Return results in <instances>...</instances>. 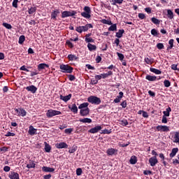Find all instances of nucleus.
<instances>
[{"mask_svg": "<svg viewBox=\"0 0 179 179\" xmlns=\"http://www.w3.org/2000/svg\"><path fill=\"white\" fill-rule=\"evenodd\" d=\"M59 68L63 73H72V72H73V67L69 66V64H60Z\"/></svg>", "mask_w": 179, "mask_h": 179, "instance_id": "nucleus-1", "label": "nucleus"}, {"mask_svg": "<svg viewBox=\"0 0 179 179\" xmlns=\"http://www.w3.org/2000/svg\"><path fill=\"white\" fill-rule=\"evenodd\" d=\"M84 12L81 13V16L85 19H90L92 17V10L90 7L85 6L83 8Z\"/></svg>", "mask_w": 179, "mask_h": 179, "instance_id": "nucleus-2", "label": "nucleus"}, {"mask_svg": "<svg viewBox=\"0 0 179 179\" xmlns=\"http://www.w3.org/2000/svg\"><path fill=\"white\" fill-rule=\"evenodd\" d=\"M87 102L99 106V104L101 103V99L96 96H90L87 98Z\"/></svg>", "mask_w": 179, "mask_h": 179, "instance_id": "nucleus-3", "label": "nucleus"}, {"mask_svg": "<svg viewBox=\"0 0 179 179\" xmlns=\"http://www.w3.org/2000/svg\"><path fill=\"white\" fill-rule=\"evenodd\" d=\"M62 114V113L59 110L49 109L46 113V117H48V118H52V117H55V115H61Z\"/></svg>", "mask_w": 179, "mask_h": 179, "instance_id": "nucleus-4", "label": "nucleus"}, {"mask_svg": "<svg viewBox=\"0 0 179 179\" xmlns=\"http://www.w3.org/2000/svg\"><path fill=\"white\" fill-rule=\"evenodd\" d=\"M14 111L17 113L18 117H26L27 112L23 108H14Z\"/></svg>", "mask_w": 179, "mask_h": 179, "instance_id": "nucleus-5", "label": "nucleus"}, {"mask_svg": "<svg viewBox=\"0 0 179 179\" xmlns=\"http://www.w3.org/2000/svg\"><path fill=\"white\" fill-rule=\"evenodd\" d=\"M78 13L75 10L68 11L65 10L62 13V17L64 19L65 17H69L71 16H75Z\"/></svg>", "mask_w": 179, "mask_h": 179, "instance_id": "nucleus-6", "label": "nucleus"}, {"mask_svg": "<svg viewBox=\"0 0 179 179\" xmlns=\"http://www.w3.org/2000/svg\"><path fill=\"white\" fill-rule=\"evenodd\" d=\"M157 131L159 132H169L170 129L169 127L166 126V125H158L156 127Z\"/></svg>", "mask_w": 179, "mask_h": 179, "instance_id": "nucleus-7", "label": "nucleus"}, {"mask_svg": "<svg viewBox=\"0 0 179 179\" xmlns=\"http://www.w3.org/2000/svg\"><path fill=\"white\" fill-rule=\"evenodd\" d=\"M55 148H57V149H68V144L65 142L57 143Z\"/></svg>", "mask_w": 179, "mask_h": 179, "instance_id": "nucleus-8", "label": "nucleus"}, {"mask_svg": "<svg viewBox=\"0 0 179 179\" xmlns=\"http://www.w3.org/2000/svg\"><path fill=\"white\" fill-rule=\"evenodd\" d=\"M149 163L151 166V167H155L157 163H159V161L157 160V157H152L149 159Z\"/></svg>", "mask_w": 179, "mask_h": 179, "instance_id": "nucleus-9", "label": "nucleus"}, {"mask_svg": "<svg viewBox=\"0 0 179 179\" xmlns=\"http://www.w3.org/2000/svg\"><path fill=\"white\" fill-rule=\"evenodd\" d=\"M8 178L10 179H20L19 173L15 171H10L8 173Z\"/></svg>", "mask_w": 179, "mask_h": 179, "instance_id": "nucleus-10", "label": "nucleus"}, {"mask_svg": "<svg viewBox=\"0 0 179 179\" xmlns=\"http://www.w3.org/2000/svg\"><path fill=\"white\" fill-rule=\"evenodd\" d=\"M90 113V109L89 108L80 110V115H81V117H87V115H89Z\"/></svg>", "mask_w": 179, "mask_h": 179, "instance_id": "nucleus-11", "label": "nucleus"}, {"mask_svg": "<svg viewBox=\"0 0 179 179\" xmlns=\"http://www.w3.org/2000/svg\"><path fill=\"white\" fill-rule=\"evenodd\" d=\"M103 127H101V126H96L95 127L90 129L88 132H90V134H97V132L101 131Z\"/></svg>", "mask_w": 179, "mask_h": 179, "instance_id": "nucleus-12", "label": "nucleus"}, {"mask_svg": "<svg viewBox=\"0 0 179 179\" xmlns=\"http://www.w3.org/2000/svg\"><path fill=\"white\" fill-rule=\"evenodd\" d=\"M59 99L60 100H62L63 101H64V103H66L67 101H69L71 99H72V94H69L67 96L60 95Z\"/></svg>", "mask_w": 179, "mask_h": 179, "instance_id": "nucleus-13", "label": "nucleus"}, {"mask_svg": "<svg viewBox=\"0 0 179 179\" xmlns=\"http://www.w3.org/2000/svg\"><path fill=\"white\" fill-rule=\"evenodd\" d=\"M172 141L173 143H178L179 145V131H176L174 133L172 136Z\"/></svg>", "mask_w": 179, "mask_h": 179, "instance_id": "nucleus-14", "label": "nucleus"}, {"mask_svg": "<svg viewBox=\"0 0 179 179\" xmlns=\"http://www.w3.org/2000/svg\"><path fill=\"white\" fill-rule=\"evenodd\" d=\"M25 89L27 90V92H31V93H33V94L37 92V87L34 85H29L25 87Z\"/></svg>", "mask_w": 179, "mask_h": 179, "instance_id": "nucleus-15", "label": "nucleus"}, {"mask_svg": "<svg viewBox=\"0 0 179 179\" xmlns=\"http://www.w3.org/2000/svg\"><path fill=\"white\" fill-rule=\"evenodd\" d=\"M59 10H55L50 14V17L52 20H57V16L59 15Z\"/></svg>", "mask_w": 179, "mask_h": 179, "instance_id": "nucleus-16", "label": "nucleus"}, {"mask_svg": "<svg viewBox=\"0 0 179 179\" xmlns=\"http://www.w3.org/2000/svg\"><path fill=\"white\" fill-rule=\"evenodd\" d=\"M118 150L114 148H108L106 151L108 156H113L114 155H117Z\"/></svg>", "mask_w": 179, "mask_h": 179, "instance_id": "nucleus-17", "label": "nucleus"}, {"mask_svg": "<svg viewBox=\"0 0 179 179\" xmlns=\"http://www.w3.org/2000/svg\"><path fill=\"white\" fill-rule=\"evenodd\" d=\"M28 134H29L31 136H33V135H37V130L36 129H34L33 126H29Z\"/></svg>", "mask_w": 179, "mask_h": 179, "instance_id": "nucleus-18", "label": "nucleus"}, {"mask_svg": "<svg viewBox=\"0 0 179 179\" xmlns=\"http://www.w3.org/2000/svg\"><path fill=\"white\" fill-rule=\"evenodd\" d=\"M42 171H43L44 173H54L55 171V169L54 168L43 166Z\"/></svg>", "mask_w": 179, "mask_h": 179, "instance_id": "nucleus-19", "label": "nucleus"}, {"mask_svg": "<svg viewBox=\"0 0 179 179\" xmlns=\"http://www.w3.org/2000/svg\"><path fill=\"white\" fill-rule=\"evenodd\" d=\"M166 12H167L166 16L168 19H169L170 20H172V19H174V13H173V10H171V9H167Z\"/></svg>", "mask_w": 179, "mask_h": 179, "instance_id": "nucleus-20", "label": "nucleus"}, {"mask_svg": "<svg viewBox=\"0 0 179 179\" xmlns=\"http://www.w3.org/2000/svg\"><path fill=\"white\" fill-rule=\"evenodd\" d=\"M89 29H93V25L92 24H87L85 26H81L82 31H87Z\"/></svg>", "mask_w": 179, "mask_h": 179, "instance_id": "nucleus-21", "label": "nucleus"}, {"mask_svg": "<svg viewBox=\"0 0 179 179\" xmlns=\"http://www.w3.org/2000/svg\"><path fill=\"white\" fill-rule=\"evenodd\" d=\"M69 110L73 113V114H78V106L76 103L72 104V106H69Z\"/></svg>", "mask_w": 179, "mask_h": 179, "instance_id": "nucleus-22", "label": "nucleus"}, {"mask_svg": "<svg viewBox=\"0 0 179 179\" xmlns=\"http://www.w3.org/2000/svg\"><path fill=\"white\" fill-rule=\"evenodd\" d=\"M45 68H50V66L45 63H41L38 65V71H43Z\"/></svg>", "mask_w": 179, "mask_h": 179, "instance_id": "nucleus-23", "label": "nucleus"}, {"mask_svg": "<svg viewBox=\"0 0 179 179\" xmlns=\"http://www.w3.org/2000/svg\"><path fill=\"white\" fill-rule=\"evenodd\" d=\"M124 97V92H119V96H117L113 101L115 103H120L121 101V99Z\"/></svg>", "mask_w": 179, "mask_h": 179, "instance_id": "nucleus-24", "label": "nucleus"}, {"mask_svg": "<svg viewBox=\"0 0 179 179\" xmlns=\"http://www.w3.org/2000/svg\"><path fill=\"white\" fill-rule=\"evenodd\" d=\"M27 169H36V162L30 159L29 164L27 165Z\"/></svg>", "mask_w": 179, "mask_h": 179, "instance_id": "nucleus-25", "label": "nucleus"}, {"mask_svg": "<svg viewBox=\"0 0 179 179\" xmlns=\"http://www.w3.org/2000/svg\"><path fill=\"white\" fill-rule=\"evenodd\" d=\"M178 153V148H174L172 149L171 152L169 154L171 159H173Z\"/></svg>", "mask_w": 179, "mask_h": 179, "instance_id": "nucleus-26", "label": "nucleus"}, {"mask_svg": "<svg viewBox=\"0 0 179 179\" xmlns=\"http://www.w3.org/2000/svg\"><path fill=\"white\" fill-rule=\"evenodd\" d=\"M145 79L146 80H149V82H155L157 79V77L156 76L147 75Z\"/></svg>", "mask_w": 179, "mask_h": 179, "instance_id": "nucleus-27", "label": "nucleus"}, {"mask_svg": "<svg viewBox=\"0 0 179 179\" xmlns=\"http://www.w3.org/2000/svg\"><path fill=\"white\" fill-rule=\"evenodd\" d=\"M79 110H85L86 108H89V103L84 102L78 106Z\"/></svg>", "mask_w": 179, "mask_h": 179, "instance_id": "nucleus-28", "label": "nucleus"}, {"mask_svg": "<svg viewBox=\"0 0 179 179\" xmlns=\"http://www.w3.org/2000/svg\"><path fill=\"white\" fill-rule=\"evenodd\" d=\"M79 121H80V122H83V124H92V119L88 118V117L80 119Z\"/></svg>", "mask_w": 179, "mask_h": 179, "instance_id": "nucleus-29", "label": "nucleus"}, {"mask_svg": "<svg viewBox=\"0 0 179 179\" xmlns=\"http://www.w3.org/2000/svg\"><path fill=\"white\" fill-rule=\"evenodd\" d=\"M113 75V71H108V73H101V79H106V78H108V76H112Z\"/></svg>", "mask_w": 179, "mask_h": 179, "instance_id": "nucleus-30", "label": "nucleus"}, {"mask_svg": "<svg viewBox=\"0 0 179 179\" xmlns=\"http://www.w3.org/2000/svg\"><path fill=\"white\" fill-rule=\"evenodd\" d=\"M87 48L89 51H96V50H97V46L92 45V43H88Z\"/></svg>", "mask_w": 179, "mask_h": 179, "instance_id": "nucleus-31", "label": "nucleus"}, {"mask_svg": "<svg viewBox=\"0 0 179 179\" xmlns=\"http://www.w3.org/2000/svg\"><path fill=\"white\" fill-rule=\"evenodd\" d=\"M150 72H152V73H155V75H162V71L155 69V68H150Z\"/></svg>", "mask_w": 179, "mask_h": 179, "instance_id": "nucleus-32", "label": "nucleus"}, {"mask_svg": "<svg viewBox=\"0 0 179 179\" xmlns=\"http://www.w3.org/2000/svg\"><path fill=\"white\" fill-rule=\"evenodd\" d=\"M125 33V30L124 29H119L117 32H116L115 37H117V38H121L122 37V34Z\"/></svg>", "mask_w": 179, "mask_h": 179, "instance_id": "nucleus-33", "label": "nucleus"}, {"mask_svg": "<svg viewBox=\"0 0 179 179\" xmlns=\"http://www.w3.org/2000/svg\"><path fill=\"white\" fill-rule=\"evenodd\" d=\"M45 144V152H46V153H50V152H51V145H50V144H48L47 142L44 143Z\"/></svg>", "mask_w": 179, "mask_h": 179, "instance_id": "nucleus-34", "label": "nucleus"}, {"mask_svg": "<svg viewBox=\"0 0 179 179\" xmlns=\"http://www.w3.org/2000/svg\"><path fill=\"white\" fill-rule=\"evenodd\" d=\"M137 162H138V159L136 158V156L135 155L131 156L129 160L130 164H136Z\"/></svg>", "mask_w": 179, "mask_h": 179, "instance_id": "nucleus-35", "label": "nucleus"}, {"mask_svg": "<svg viewBox=\"0 0 179 179\" xmlns=\"http://www.w3.org/2000/svg\"><path fill=\"white\" fill-rule=\"evenodd\" d=\"M170 113H171V108L168 107L166 110L163 112V114L165 117H170Z\"/></svg>", "mask_w": 179, "mask_h": 179, "instance_id": "nucleus-36", "label": "nucleus"}, {"mask_svg": "<svg viewBox=\"0 0 179 179\" xmlns=\"http://www.w3.org/2000/svg\"><path fill=\"white\" fill-rule=\"evenodd\" d=\"M151 34L152 36H154V37H159V35L160 34V33H159V31H157L156 29H152L151 30Z\"/></svg>", "mask_w": 179, "mask_h": 179, "instance_id": "nucleus-37", "label": "nucleus"}, {"mask_svg": "<svg viewBox=\"0 0 179 179\" xmlns=\"http://www.w3.org/2000/svg\"><path fill=\"white\" fill-rule=\"evenodd\" d=\"M108 31H117V24H112L108 29Z\"/></svg>", "mask_w": 179, "mask_h": 179, "instance_id": "nucleus-38", "label": "nucleus"}, {"mask_svg": "<svg viewBox=\"0 0 179 179\" xmlns=\"http://www.w3.org/2000/svg\"><path fill=\"white\" fill-rule=\"evenodd\" d=\"M169 46L167 48V50H172L173 47H174V39H170L169 41Z\"/></svg>", "mask_w": 179, "mask_h": 179, "instance_id": "nucleus-39", "label": "nucleus"}, {"mask_svg": "<svg viewBox=\"0 0 179 179\" xmlns=\"http://www.w3.org/2000/svg\"><path fill=\"white\" fill-rule=\"evenodd\" d=\"M67 58L69 61H76L78 59V57L75 55H69Z\"/></svg>", "mask_w": 179, "mask_h": 179, "instance_id": "nucleus-40", "label": "nucleus"}, {"mask_svg": "<svg viewBox=\"0 0 179 179\" xmlns=\"http://www.w3.org/2000/svg\"><path fill=\"white\" fill-rule=\"evenodd\" d=\"M144 61L146 64H148V65H152V64H153V59H149L148 57H145L144 59Z\"/></svg>", "mask_w": 179, "mask_h": 179, "instance_id": "nucleus-41", "label": "nucleus"}, {"mask_svg": "<svg viewBox=\"0 0 179 179\" xmlns=\"http://www.w3.org/2000/svg\"><path fill=\"white\" fill-rule=\"evenodd\" d=\"M151 22H152L154 24H160L159 20L155 17L151 18Z\"/></svg>", "mask_w": 179, "mask_h": 179, "instance_id": "nucleus-42", "label": "nucleus"}, {"mask_svg": "<svg viewBox=\"0 0 179 179\" xmlns=\"http://www.w3.org/2000/svg\"><path fill=\"white\" fill-rule=\"evenodd\" d=\"M25 40H26V37H24V35L20 36L18 41L19 44H23Z\"/></svg>", "mask_w": 179, "mask_h": 179, "instance_id": "nucleus-43", "label": "nucleus"}, {"mask_svg": "<svg viewBox=\"0 0 179 179\" xmlns=\"http://www.w3.org/2000/svg\"><path fill=\"white\" fill-rule=\"evenodd\" d=\"M36 10H37V8L36 6L34 7H31L29 9V15H33V13H34V12H36Z\"/></svg>", "mask_w": 179, "mask_h": 179, "instance_id": "nucleus-44", "label": "nucleus"}, {"mask_svg": "<svg viewBox=\"0 0 179 179\" xmlns=\"http://www.w3.org/2000/svg\"><path fill=\"white\" fill-rule=\"evenodd\" d=\"M164 86L165 87H170L171 86V83L169 80H165L164 81Z\"/></svg>", "mask_w": 179, "mask_h": 179, "instance_id": "nucleus-45", "label": "nucleus"}, {"mask_svg": "<svg viewBox=\"0 0 179 179\" xmlns=\"http://www.w3.org/2000/svg\"><path fill=\"white\" fill-rule=\"evenodd\" d=\"M2 26H3V27H6V29H8V30H10V29H12V25L10 24H8L7 22H3Z\"/></svg>", "mask_w": 179, "mask_h": 179, "instance_id": "nucleus-46", "label": "nucleus"}, {"mask_svg": "<svg viewBox=\"0 0 179 179\" xmlns=\"http://www.w3.org/2000/svg\"><path fill=\"white\" fill-rule=\"evenodd\" d=\"M116 54H117L120 61H123L124 59L125 58V56H124V55L122 53H120L117 52Z\"/></svg>", "mask_w": 179, "mask_h": 179, "instance_id": "nucleus-47", "label": "nucleus"}, {"mask_svg": "<svg viewBox=\"0 0 179 179\" xmlns=\"http://www.w3.org/2000/svg\"><path fill=\"white\" fill-rule=\"evenodd\" d=\"M76 150H78V146L73 145L72 149L69 150V153L70 154L75 153Z\"/></svg>", "mask_w": 179, "mask_h": 179, "instance_id": "nucleus-48", "label": "nucleus"}, {"mask_svg": "<svg viewBox=\"0 0 179 179\" xmlns=\"http://www.w3.org/2000/svg\"><path fill=\"white\" fill-rule=\"evenodd\" d=\"M157 48L158 50H164V45L162 43H159L157 44Z\"/></svg>", "mask_w": 179, "mask_h": 179, "instance_id": "nucleus-49", "label": "nucleus"}, {"mask_svg": "<svg viewBox=\"0 0 179 179\" xmlns=\"http://www.w3.org/2000/svg\"><path fill=\"white\" fill-rule=\"evenodd\" d=\"M111 132H112V130L111 129H103V130H102V132H101V134H107V135H109V134H111Z\"/></svg>", "mask_w": 179, "mask_h": 179, "instance_id": "nucleus-50", "label": "nucleus"}, {"mask_svg": "<svg viewBox=\"0 0 179 179\" xmlns=\"http://www.w3.org/2000/svg\"><path fill=\"white\" fill-rule=\"evenodd\" d=\"M66 44L68 45V47H69V48H73V43H72V42H71V41L67 40L66 41Z\"/></svg>", "mask_w": 179, "mask_h": 179, "instance_id": "nucleus-51", "label": "nucleus"}, {"mask_svg": "<svg viewBox=\"0 0 179 179\" xmlns=\"http://www.w3.org/2000/svg\"><path fill=\"white\" fill-rule=\"evenodd\" d=\"M85 43H94V39H93L92 38H85Z\"/></svg>", "mask_w": 179, "mask_h": 179, "instance_id": "nucleus-52", "label": "nucleus"}, {"mask_svg": "<svg viewBox=\"0 0 179 179\" xmlns=\"http://www.w3.org/2000/svg\"><path fill=\"white\" fill-rule=\"evenodd\" d=\"M68 78L71 82H73V80H76V77H75L73 75H68Z\"/></svg>", "mask_w": 179, "mask_h": 179, "instance_id": "nucleus-53", "label": "nucleus"}, {"mask_svg": "<svg viewBox=\"0 0 179 179\" xmlns=\"http://www.w3.org/2000/svg\"><path fill=\"white\" fill-rule=\"evenodd\" d=\"M120 124L121 125H122L123 127H127V125H128V120H123L120 121Z\"/></svg>", "mask_w": 179, "mask_h": 179, "instance_id": "nucleus-54", "label": "nucleus"}, {"mask_svg": "<svg viewBox=\"0 0 179 179\" xmlns=\"http://www.w3.org/2000/svg\"><path fill=\"white\" fill-rule=\"evenodd\" d=\"M177 66H178V64H171V69L173 70V71H179V69L177 67Z\"/></svg>", "mask_w": 179, "mask_h": 179, "instance_id": "nucleus-55", "label": "nucleus"}, {"mask_svg": "<svg viewBox=\"0 0 179 179\" xmlns=\"http://www.w3.org/2000/svg\"><path fill=\"white\" fill-rule=\"evenodd\" d=\"M138 17L141 19V20H143V19L146 18V15H145L144 13H138Z\"/></svg>", "mask_w": 179, "mask_h": 179, "instance_id": "nucleus-56", "label": "nucleus"}, {"mask_svg": "<svg viewBox=\"0 0 179 179\" xmlns=\"http://www.w3.org/2000/svg\"><path fill=\"white\" fill-rule=\"evenodd\" d=\"M82 173H83V171H82L81 168H78L76 169V175L77 176H82Z\"/></svg>", "mask_w": 179, "mask_h": 179, "instance_id": "nucleus-57", "label": "nucleus"}, {"mask_svg": "<svg viewBox=\"0 0 179 179\" xmlns=\"http://www.w3.org/2000/svg\"><path fill=\"white\" fill-rule=\"evenodd\" d=\"M19 2V0H13L12 5L13 8H17V3Z\"/></svg>", "mask_w": 179, "mask_h": 179, "instance_id": "nucleus-58", "label": "nucleus"}, {"mask_svg": "<svg viewBox=\"0 0 179 179\" xmlns=\"http://www.w3.org/2000/svg\"><path fill=\"white\" fill-rule=\"evenodd\" d=\"M20 71H24L25 72H30V70L26 69V66H22L20 68Z\"/></svg>", "mask_w": 179, "mask_h": 179, "instance_id": "nucleus-59", "label": "nucleus"}, {"mask_svg": "<svg viewBox=\"0 0 179 179\" xmlns=\"http://www.w3.org/2000/svg\"><path fill=\"white\" fill-rule=\"evenodd\" d=\"M167 116L163 115L162 122V124H167Z\"/></svg>", "mask_w": 179, "mask_h": 179, "instance_id": "nucleus-60", "label": "nucleus"}, {"mask_svg": "<svg viewBox=\"0 0 179 179\" xmlns=\"http://www.w3.org/2000/svg\"><path fill=\"white\" fill-rule=\"evenodd\" d=\"M36 75H38V71L37 70H34V71H31L30 76H36Z\"/></svg>", "mask_w": 179, "mask_h": 179, "instance_id": "nucleus-61", "label": "nucleus"}, {"mask_svg": "<svg viewBox=\"0 0 179 179\" xmlns=\"http://www.w3.org/2000/svg\"><path fill=\"white\" fill-rule=\"evenodd\" d=\"M3 171H6V173H8V171H10V166H4Z\"/></svg>", "mask_w": 179, "mask_h": 179, "instance_id": "nucleus-62", "label": "nucleus"}, {"mask_svg": "<svg viewBox=\"0 0 179 179\" xmlns=\"http://www.w3.org/2000/svg\"><path fill=\"white\" fill-rule=\"evenodd\" d=\"M15 133H12L10 131H8L6 134L5 136L8 137V136H15Z\"/></svg>", "mask_w": 179, "mask_h": 179, "instance_id": "nucleus-63", "label": "nucleus"}, {"mask_svg": "<svg viewBox=\"0 0 179 179\" xmlns=\"http://www.w3.org/2000/svg\"><path fill=\"white\" fill-rule=\"evenodd\" d=\"M120 106H122V108H127V101H123Z\"/></svg>", "mask_w": 179, "mask_h": 179, "instance_id": "nucleus-64", "label": "nucleus"}]
</instances>
